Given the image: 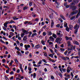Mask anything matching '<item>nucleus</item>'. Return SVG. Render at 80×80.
Instances as JSON below:
<instances>
[{
	"label": "nucleus",
	"instance_id": "obj_1",
	"mask_svg": "<svg viewBox=\"0 0 80 80\" xmlns=\"http://www.w3.org/2000/svg\"><path fill=\"white\" fill-rule=\"evenodd\" d=\"M79 27H80V25H78V24H76L74 27V29H75V30L74 32V33L75 34H76L78 32V30L79 28Z\"/></svg>",
	"mask_w": 80,
	"mask_h": 80
},
{
	"label": "nucleus",
	"instance_id": "obj_2",
	"mask_svg": "<svg viewBox=\"0 0 80 80\" xmlns=\"http://www.w3.org/2000/svg\"><path fill=\"white\" fill-rule=\"evenodd\" d=\"M75 4L74 2H72L70 4V8L72 9L73 10H75L77 9V7L74 6Z\"/></svg>",
	"mask_w": 80,
	"mask_h": 80
},
{
	"label": "nucleus",
	"instance_id": "obj_3",
	"mask_svg": "<svg viewBox=\"0 0 80 80\" xmlns=\"http://www.w3.org/2000/svg\"><path fill=\"white\" fill-rule=\"evenodd\" d=\"M62 38H57L55 40V42L58 43H59V44H60V42L62 41Z\"/></svg>",
	"mask_w": 80,
	"mask_h": 80
},
{
	"label": "nucleus",
	"instance_id": "obj_4",
	"mask_svg": "<svg viewBox=\"0 0 80 80\" xmlns=\"http://www.w3.org/2000/svg\"><path fill=\"white\" fill-rule=\"evenodd\" d=\"M24 47L25 48V50H28V48H30V45L29 44H26L24 45Z\"/></svg>",
	"mask_w": 80,
	"mask_h": 80
},
{
	"label": "nucleus",
	"instance_id": "obj_5",
	"mask_svg": "<svg viewBox=\"0 0 80 80\" xmlns=\"http://www.w3.org/2000/svg\"><path fill=\"white\" fill-rule=\"evenodd\" d=\"M70 46V47L71 49L68 48V50H75V47H76L75 46H73L72 45H71Z\"/></svg>",
	"mask_w": 80,
	"mask_h": 80
},
{
	"label": "nucleus",
	"instance_id": "obj_6",
	"mask_svg": "<svg viewBox=\"0 0 80 80\" xmlns=\"http://www.w3.org/2000/svg\"><path fill=\"white\" fill-rule=\"evenodd\" d=\"M78 13V11L77 10H76L73 12H72L71 15H73L75 14H77Z\"/></svg>",
	"mask_w": 80,
	"mask_h": 80
},
{
	"label": "nucleus",
	"instance_id": "obj_7",
	"mask_svg": "<svg viewBox=\"0 0 80 80\" xmlns=\"http://www.w3.org/2000/svg\"><path fill=\"white\" fill-rule=\"evenodd\" d=\"M23 33L24 34V35H27L28 33V31H26L25 30L23 29L22 30Z\"/></svg>",
	"mask_w": 80,
	"mask_h": 80
},
{
	"label": "nucleus",
	"instance_id": "obj_8",
	"mask_svg": "<svg viewBox=\"0 0 80 80\" xmlns=\"http://www.w3.org/2000/svg\"><path fill=\"white\" fill-rule=\"evenodd\" d=\"M65 38L67 40H72V38L71 37H68L67 36H66Z\"/></svg>",
	"mask_w": 80,
	"mask_h": 80
},
{
	"label": "nucleus",
	"instance_id": "obj_9",
	"mask_svg": "<svg viewBox=\"0 0 80 80\" xmlns=\"http://www.w3.org/2000/svg\"><path fill=\"white\" fill-rule=\"evenodd\" d=\"M74 44L75 45H79V43L77 42V41L75 40L73 42Z\"/></svg>",
	"mask_w": 80,
	"mask_h": 80
},
{
	"label": "nucleus",
	"instance_id": "obj_10",
	"mask_svg": "<svg viewBox=\"0 0 80 80\" xmlns=\"http://www.w3.org/2000/svg\"><path fill=\"white\" fill-rule=\"evenodd\" d=\"M79 12L78 13V14L77 15L76 17V18H78L79 17V16L80 15V8L79 9Z\"/></svg>",
	"mask_w": 80,
	"mask_h": 80
},
{
	"label": "nucleus",
	"instance_id": "obj_11",
	"mask_svg": "<svg viewBox=\"0 0 80 80\" xmlns=\"http://www.w3.org/2000/svg\"><path fill=\"white\" fill-rule=\"evenodd\" d=\"M49 39H50L51 41V42H54V39L53 38V37L52 36H51L49 37Z\"/></svg>",
	"mask_w": 80,
	"mask_h": 80
},
{
	"label": "nucleus",
	"instance_id": "obj_12",
	"mask_svg": "<svg viewBox=\"0 0 80 80\" xmlns=\"http://www.w3.org/2000/svg\"><path fill=\"white\" fill-rule=\"evenodd\" d=\"M27 40V35H26L24 37L23 40V41H26Z\"/></svg>",
	"mask_w": 80,
	"mask_h": 80
},
{
	"label": "nucleus",
	"instance_id": "obj_13",
	"mask_svg": "<svg viewBox=\"0 0 80 80\" xmlns=\"http://www.w3.org/2000/svg\"><path fill=\"white\" fill-rule=\"evenodd\" d=\"M54 25V22H53V20H51V27L52 28L53 26Z\"/></svg>",
	"mask_w": 80,
	"mask_h": 80
},
{
	"label": "nucleus",
	"instance_id": "obj_14",
	"mask_svg": "<svg viewBox=\"0 0 80 80\" xmlns=\"http://www.w3.org/2000/svg\"><path fill=\"white\" fill-rule=\"evenodd\" d=\"M68 47H70L71 45V42H70V41H68Z\"/></svg>",
	"mask_w": 80,
	"mask_h": 80
},
{
	"label": "nucleus",
	"instance_id": "obj_15",
	"mask_svg": "<svg viewBox=\"0 0 80 80\" xmlns=\"http://www.w3.org/2000/svg\"><path fill=\"white\" fill-rule=\"evenodd\" d=\"M7 24H8V21H7L6 22H5L4 24V26L6 27V28L7 27Z\"/></svg>",
	"mask_w": 80,
	"mask_h": 80
},
{
	"label": "nucleus",
	"instance_id": "obj_16",
	"mask_svg": "<svg viewBox=\"0 0 80 80\" xmlns=\"http://www.w3.org/2000/svg\"><path fill=\"white\" fill-rule=\"evenodd\" d=\"M16 53H17L18 54H17V55H19V56H22V54H21V53L19 51H18L16 52Z\"/></svg>",
	"mask_w": 80,
	"mask_h": 80
},
{
	"label": "nucleus",
	"instance_id": "obj_17",
	"mask_svg": "<svg viewBox=\"0 0 80 80\" xmlns=\"http://www.w3.org/2000/svg\"><path fill=\"white\" fill-rule=\"evenodd\" d=\"M69 29L71 30H72L73 29V26H72V25H71V24H70L69 25Z\"/></svg>",
	"mask_w": 80,
	"mask_h": 80
},
{
	"label": "nucleus",
	"instance_id": "obj_18",
	"mask_svg": "<svg viewBox=\"0 0 80 80\" xmlns=\"http://www.w3.org/2000/svg\"><path fill=\"white\" fill-rule=\"evenodd\" d=\"M36 35H37L36 33H33L32 34L31 36V37H34V36H36Z\"/></svg>",
	"mask_w": 80,
	"mask_h": 80
},
{
	"label": "nucleus",
	"instance_id": "obj_19",
	"mask_svg": "<svg viewBox=\"0 0 80 80\" xmlns=\"http://www.w3.org/2000/svg\"><path fill=\"white\" fill-rule=\"evenodd\" d=\"M60 17H61V18H62L63 20H65V18L64 17H63V16L62 15H60Z\"/></svg>",
	"mask_w": 80,
	"mask_h": 80
},
{
	"label": "nucleus",
	"instance_id": "obj_20",
	"mask_svg": "<svg viewBox=\"0 0 80 80\" xmlns=\"http://www.w3.org/2000/svg\"><path fill=\"white\" fill-rule=\"evenodd\" d=\"M79 0H74L73 2L75 3H78Z\"/></svg>",
	"mask_w": 80,
	"mask_h": 80
},
{
	"label": "nucleus",
	"instance_id": "obj_21",
	"mask_svg": "<svg viewBox=\"0 0 80 80\" xmlns=\"http://www.w3.org/2000/svg\"><path fill=\"white\" fill-rule=\"evenodd\" d=\"M66 30L67 32H70V28H68V27H67L66 28Z\"/></svg>",
	"mask_w": 80,
	"mask_h": 80
},
{
	"label": "nucleus",
	"instance_id": "obj_22",
	"mask_svg": "<svg viewBox=\"0 0 80 80\" xmlns=\"http://www.w3.org/2000/svg\"><path fill=\"white\" fill-rule=\"evenodd\" d=\"M17 17L14 16L13 17V20H18V18H16Z\"/></svg>",
	"mask_w": 80,
	"mask_h": 80
},
{
	"label": "nucleus",
	"instance_id": "obj_23",
	"mask_svg": "<svg viewBox=\"0 0 80 80\" xmlns=\"http://www.w3.org/2000/svg\"><path fill=\"white\" fill-rule=\"evenodd\" d=\"M61 58L63 60H65V61H66L67 60V59L66 58H65L64 57H62Z\"/></svg>",
	"mask_w": 80,
	"mask_h": 80
},
{
	"label": "nucleus",
	"instance_id": "obj_24",
	"mask_svg": "<svg viewBox=\"0 0 80 80\" xmlns=\"http://www.w3.org/2000/svg\"><path fill=\"white\" fill-rule=\"evenodd\" d=\"M68 68H69V67H68L67 69V73H70V70Z\"/></svg>",
	"mask_w": 80,
	"mask_h": 80
},
{
	"label": "nucleus",
	"instance_id": "obj_25",
	"mask_svg": "<svg viewBox=\"0 0 80 80\" xmlns=\"http://www.w3.org/2000/svg\"><path fill=\"white\" fill-rule=\"evenodd\" d=\"M48 35H52V32H50V31H49L48 32Z\"/></svg>",
	"mask_w": 80,
	"mask_h": 80
},
{
	"label": "nucleus",
	"instance_id": "obj_26",
	"mask_svg": "<svg viewBox=\"0 0 80 80\" xmlns=\"http://www.w3.org/2000/svg\"><path fill=\"white\" fill-rule=\"evenodd\" d=\"M14 61L17 64L18 63V60H17V58H15L14 59Z\"/></svg>",
	"mask_w": 80,
	"mask_h": 80
},
{
	"label": "nucleus",
	"instance_id": "obj_27",
	"mask_svg": "<svg viewBox=\"0 0 80 80\" xmlns=\"http://www.w3.org/2000/svg\"><path fill=\"white\" fill-rule=\"evenodd\" d=\"M27 9H28V7L25 6L23 8V10H27Z\"/></svg>",
	"mask_w": 80,
	"mask_h": 80
},
{
	"label": "nucleus",
	"instance_id": "obj_28",
	"mask_svg": "<svg viewBox=\"0 0 80 80\" xmlns=\"http://www.w3.org/2000/svg\"><path fill=\"white\" fill-rule=\"evenodd\" d=\"M41 43L43 45H45V42L43 40L41 41Z\"/></svg>",
	"mask_w": 80,
	"mask_h": 80
},
{
	"label": "nucleus",
	"instance_id": "obj_29",
	"mask_svg": "<svg viewBox=\"0 0 80 80\" xmlns=\"http://www.w3.org/2000/svg\"><path fill=\"white\" fill-rule=\"evenodd\" d=\"M52 36L53 37H54V38H57V35H56L55 34H53Z\"/></svg>",
	"mask_w": 80,
	"mask_h": 80
},
{
	"label": "nucleus",
	"instance_id": "obj_30",
	"mask_svg": "<svg viewBox=\"0 0 80 80\" xmlns=\"http://www.w3.org/2000/svg\"><path fill=\"white\" fill-rule=\"evenodd\" d=\"M75 18V16H72V17L70 19L71 20H73L74 19V18Z\"/></svg>",
	"mask_w": 80,
	"mask_h": 80
},
{
	"label": "nucleus",
	"instance_id": "obj_31",
	"mask_svg": "<svg viewBox=\"0 0 80 80\" xmlns=\"http://www.w3.org/2000/svg\"><path fill=\"white\" fill-rule=\"evenodd\" d=\"M49 57H50L52 58H53V55L52 54H50L48 55Z\"/></svg>",
	"mask_w": 80,
	"mask_h": 80
},
{
	"label": "nucleus",
	"instance_id": "obj_32",
	"mask_svg": "<svg viewBox=\"0 0 80 80\" xmlns=\"http://www.w3.org/2000/svg\"><path fill=\"white\" fill-rule=\"evenodd\" d=\"M42 61H43V62L44 63H47V62L46 60L44 59H42Z\"/></svg>",
	"mask_w": 80,
	"mask_h": 80
},
{
	"label": "nucleus",
	"instance_id": "obj_33",
	"mask_svg": "<svg viewBox=\"0 0 80 80\" xmlns=\"http://www.w3.org/2000/svg\"><path fill=\"white\" fill-rule=\"evenodd\" d=\"M36 77V73H34L33 75V78H35Z\"/></svg>",
	"mask_w": 80,
	"mask_h": 80
},
{
	"label": "nucleus",
	"instance_id": "obj_34",
	"mask_svg": "<svg viewBox=\"0 0 80 80\" xmlns=\"http://www.w3.org/2000/svg\"><path fill=\"white\" fill-rule=\"evenodd\" d=\"M40 44H38L37 45H36L35 46V48H38V47H40Z\"/></svg>",
	"mask_w": 80,
	"mask_h": 80
},
{
	"label": "nucleus",
	"instance_id": "obj_35",
	"mask_svg": "<svg viewBox=\"0 0 80 80\" xmlns=\"http://www.w3.org/2000/svg\"><path fill=\"white\" fill-rule=\"evenodd\" d=\"M64 27H68V26H67V23H66L64 24Z\"/></svg>",
	"mask_w": 80,
	"mask_h": 80
},
{
	"label": "nucleus",
	"instance_id": "obj_36",
	"mask_svg": "<svg viewBox=\"0 0 80 80\" xmlns=\"http://www.w3.org/2000/svg\"><path fill=\"white\" fill-rule=\"evenodd\" d=\"M13 62V61L12 60L10 63V66H12V63Z\"/></svg>",
	"mask_w": 80,
	"mask_h": 80
},
{
	"label": "nucleus",
	"instance_id": "obj_37",
	"mask_svg": "<svg viewBox=\"0 0 80 80\" xmlns=\"http://www.w3.org/2000/svg\"><path fill=\"white\" fill-rule=\"evenodd\" d=\"M50 50L51 52L52 53V54H53V55H55V53H53V50H52V49H50Z\"/></svg>",
	"mask_w": 80,
	"mask_h": 80
},
{
	"label": "nucleus",
	"instance_id": "obj_38",
	"mask_svg": "<svg viewBox=\"0 0 80 80\" xmlns=\"http://www.w3.org/2000/svg\"><path fill=\"white\" fill-rule=\"evenodd\" d=\"M58 74L59 76H60V77H61V78H62V73H61V72H59Z\"/></svg>",
	"mask_w": 80,
	"mask_h": 80
},
{
	"label": "nucleus",
	"instance_id": "obj_39",
	"mask_svg": "<svg viewBox=\"0 0 80 80\" xmlns=\"http://www.w3.org/2000/svg\"><path fill=\"white\" fill-rule=\"evenodd\" d=\"M24 35H25V34L23 33H21V37L22 38L23 37V36H24Z\"/></svg>",
	"mask_w": 80,
	"mask_h": 80
},
{
	"label": "nucleus",
	"instance_id": "obj_40",
	"mask_svg": "<svg viewBox=\"0 0 80 80\" xmlns=\"http://www.w3.org/2000/svg\"><path fill=\"white\" fill-rule=\"evenodd\" d=\"M0 42L2 43H5V42L3 41L2 40V39H0Z\"/></svg>",
	"mask_w": 80,
	"mask_h": 80
},
{
	"label": "nucleus",
	"instance_id": "obj_41",
	"mask_svg": "<svg viewBox=\"0 0 80 80\" xmlns=\"http://www.w3.org/2000/svg\"><path fill=\"white\" fill-rule=\"evenodd\" d=\"M28 69L29 71H32V68L30 67H28Z\"/></svg>",
	"mask_w": 80,
	"mask_h": 80
},
{
	"label": "nucleus",
	"instance_id": "obj_42",
	"mask_svg": "<svg viewBox=\"0 0 80 80\" xmlns=\"http://www.w3.org/2000/svg\"><path fill=\"white\" fill-rule=\"evenodd\" d=\"M49 60L50 61H52V62H53V63H54L55 62V61H54V60L53 59H52L51 58L49 59Z\"/></svg>",
	"mask_w": 80,
	"mask_h": 80
},
{
	"label": "nucleus",
	"instance_id": "obj_43",
	"mask_svg": "<svg viewBox=\"0 0 80 80\" xmlns=\"http://www.w3.org/2000/svg\"><path fill=\"white\" fill-rule=\"evenodd\" d=\"M67 50H66V51L64 53L65 55H67Z\"/></svg>",
	"mask_w": 80,
	"mask_h": 80
},
{
	"label": "nucleus",
	"instance_id": "obj_44",
	"mask_svg": "<svg viewBox=\"0 0 80 80\" xmlns=\"http://www.w3.org/2000/svg\"><path fill=\"white\" fill-rule=\"evenodd\" d=\"M60 50L62 51V52H64V51H65V49H64V48H61Z\"/></svg>",
	"mask_w": 80,
	"mask_h": 80
},
{
	"label": "nucleus",
	"instance_id": "obj_45",
	"mask_svg": "<svg viewBox=\"0 0 80 80\" xmlns=\"http://www.w3.org/2000/svg\"><path fill=\"white\" fill-rule=\"evenodd\" d=\"M70 7V5H67L66 6V8H69Z\"/></svg>",
	"mask_w": 80,
	"mask_h": 80
},
{
	"label": "nucleus",
	"instance_id": "obj_46",
	"mask_svg": "<svg viewBox=\"0 0 80 80\" xmlns=\"http://www.w3.org/2000/svg\"><path fill=\"white\" fill-rule=\"evenodd\" d=\"M10 35H11L12 36H13V33L12 32H10Z\"/></svg>",
	"mask_w": 80,
	"mask_h": 80
},
{
	"label": "nucleus",
	"instance_id": "obj_47",
	"mask_svg": "<svg viewBox=\"0 0 80 80\" xmlns=\"http://www.w3.org/2000/svg\"><path fill=\"white\" fill-rule=\"evenodd\" d=\"M29 5L30 7H31L32 5V2H30L29 3Z\"/></svg>",
	"mask_w": 80,
	"mask_h": 80
},
{
	"label": "nucleus",
	"instance_id": "obj_48",
	"mask_svg": "<svg viewBox=\"0 0 80 80\" xmlns=\"http://www.w3.org/2000/svg\"><path fill=\"white\" fill-rule=\"evenodd\" d=\"M5 78L6 80H9V79H8V77L6 76H5Z\"/></svg>",
	"mask_w": 80,
	"mask_h": 80
},
{
	"label": "nucleus",
	"instance_id": "obj_49",
	"mask_svg": "<svg viewBox=\"0 0 80 80\" xmlns=\"http://www.w3.org/2000/svg\"><path fill=\"white\" fill-rule=\"evenodd\" d=\"M38 20H39V19L38 18H36L34 20V21L36 22H38Z\"/></svg>",
	"mask_w": 80,
	"mask_h": 80
},
{
	"label": "nucleus",
	"instance_id": "obj_50",
	"mask_svg": "<svg viewBox=\"0 0 80 80\" xmlns=\"http://www.w3.org/2000/svg\"><path fill=\"white\" fill-rule=\"evenodd\" d=\"M46 34H47L46 32H43V36H45V35H46Z\"/></svg>",
	"mask_w": 80,
	"mask_h": 80
},
{
	"label": "nucleus",
	"instance_id": "obj_51",
	"mask_svg": "<svg viewBox=\"0 0 80 80\" xmlns=\"http://www.w3.org/2000/svg\"><path fill=\"white\" fill-rule=\"evenodd\" d=\"M15 23V22L13 21H11L10 22L8 23Z\"/></svg>",
	"mask_w": 80,
	"mask_h": 80
},
{
	"label": "nucleus",
	"instance_id": "obj_52",
	"mask_svg": "<svg viewBox=\"0 0 80 80\" xmlns=\"http://www.w3.org/2000/svg\"><path fill=\"white\" fill-rule=\"evenodd\" d=\"M78 22L79 24H80V18L78 19Z\"/></svg>",
	"mask_w": 80,
	"mask_h": 80
},
{
	"label": "nucleus",
	"instance_id": "obj_53",
	"mask_svg": "<svg viewBox=\"0 0 80 80\" xmlns=\"http://www.w3.org/2000/svg\"><path fill=\"white\" fill-rule=\"evenodd\" d=\"M16 42L17 43V44H18V45H19L20 44V42H19L18 41V40H17L16 41Z\"/></svg>",
	"mask_w": 80,
	"mask_h": 80
},
{
	"label": "nucleus",
	"instance_id": "obj_54",
	"mask_svg": "<svg viewBox=\"0 0 80 80\" xmlns=\"http://www.w3.org/2000/svg\"><path fill=\"white\" fill-rule=\"evenodd\" d=\"M3 8H8H8H9V7L7 6H4L3 7Z\"/></svg>",
	"mask_w": 80,
	"mask_h": 80
},
{
	"label": "nucleus",
	"instance_id": "obj_55",
	"mask_svg": "<svg viewBox=\"0 0 80 80\" xmlns=\"http://www.w3.org/2000/svg\"><path fill=\"white\" fill-rule=\"evenodd\" d=\"M6 72L7 73H9V70L8 69V70H6Z\"/></svg>",
	"mask_w": 80,
	"mask_h": 80
},
{
	"label": "nucleus",
	"instance_id": "obj_56",
	"mask_svg": "<svg viewBox=\"0 0 80 80\" xmlns=\"http://www.w3.org/2000/svg\"><path fill=\"white\" fill-rule=\"evenodd\" d=\"M60 24H58L56 25V27L58 28H59V27H60Z\"/></svg>",
	"mask_w": 80,
	"mask_h": 80
},
{
	"label": "nucleus",
	"instance_id": "obj_57",
	"mask_svg": "<svg viewBox=\"0 0 80 80\" xmlns=\"http://www.w3.org/2000/svg\"><path fill=\"white\" fill-rule=\"evenodd\" d=\"M42 61L41 60L40 61H39L38 63V64H42Z\"/></svg>",
	"mask_w": 80,
	"mask_h": 80
},
{
	"label": "nucleus",
	"instance_id": "obj_58",
	"mask_svg": "<svg viewBox=\"0 0 80 80\" xmlns=\"http://www.w3.org/2000/svg\"><path fill=\"white\" fill-rule=\"evenodd\" d=\"M21 39L22 38H21V37L19 36V37H18V40H21Z\"/></svg>",
	"mask_w": 80,
	"mask_h": 80
},
{
	"label": "nucleus",
	"instance_id": "obj_59",
	"mask_svg": "<svg viewBox=\"0 0 80 80\" xmlns=\"http://www.w3.org/2000/svg\"><path fill=\"white\" fill-rule=\"evenodd\" d=\"M16 80H22L21 79H20V78H16Z\"/></svg>",
	"mask_w": 80,
	"mask_h": 80
},
{
	"label": "nucleus",
	"instance_id": "obj_60",
	"mask_svg": "<svg viewBox=\"0 0 80 80\" xmlns=\"http://www.w3.org/2000/svg\"><path fill=\"white\" fill-rule=\"evenodd\" d=\"M10 80H13V76H12L10 78Z\"/></svg>",
	"mask_w": 80,
	"mask_h": 80
},
{
	"label": "nucleus",
	"instance_id": "obj_61",
	"mask_svg": "<svg viewBox=\"0 0 80 80\" xmlns=\"http://www.w3.org/2000/svg\"><path fill=\"white\" fill-rule=\"evenodd\" d=\"M49 45H52V44H53V42H49Z\"/></svg>",
	"mask_w": 80,
	"mask_h": 80
},
{
	"label": "nucleus",
	"instance_id": "obj_62",
	"mask_svg": "<svg viewBox=\"0 0 80 80\" xmlns=\"http://www.w3.org/2000/svg\"><path fill=\"white\" fill-rule=\"evenodd\" d=\"M58 47V44H56L55 45V48H57Z\"/></svg>",
	"mask_w": 80,
	"mask_h": 80
},
{
	"label": "nucleus",
	"instance_id": "obj_63",
	"mask_svg": "<svg viewBox=\"0 0 80 80\" xmlns=\"http://www.w3.org/2000/svg\"><path fill=\"white\" fill-rule=\"evenodd\" d=\"M28 23V21H26L25 22H24V24H27Z\"/></svg>",
	"mask_w": 80,
	"mask_h": 80
},
{
	"label": "nucleus",
	"instance_id": "obj_64",
	"mask_svg": "<svg viewBox=\"0 0 80 80\" xmlns=\"http://www.w3.org/2000/svg\"><path fill=\"white\" fill-rule=\"evenodd\" d=\"M77 50H78V52H80V48H77Z\"/></svg>",
	"mask_w": 80,
	"mask_h": 80
}]
</instances>
